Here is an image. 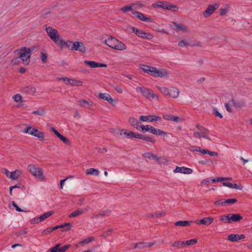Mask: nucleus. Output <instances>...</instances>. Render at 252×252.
I'll use <instances>...</instances> for the list:
<instances>
[{
    "label": "nucleus",
    "mask_w": 252,
    "mask_h": 252,
    "mask_svg": "<svg viewBox=\"0 0 252 252\" xmlns=\"http://www.w3.org/2000/svg\"><path fill=\"white\" fill-rule=\"evenodd\" d=\"M51 131L55 133V134L64 144H69V141L67 138L61 134H60L55 127H52L51 129Z\"/></svg>",
    "instance_id": "nucleus-18"
},
{
    "label": "nucleus",
    "mask_w": 252,
    "mask_h": 252,
    "mask_svg": "<svg viewBox=\"0 0 252 252\" xmlns=\"http://www.w3.org/2000/svg\"><path fill=\"white\" fill-rule=\"evenodd\" d=\"M222 185L224 186L227 187L229 188L235 189H240V190H242V188H243V187L242 186H238V185H237L236 184H232L229 182H223Z\"/></svg>",
    "instance_id": "nucleus-29"
},
{
    "label": "nucleus",
    "mask_w": 252,
    "mask_h": 252,
    "mask_svg": "<svg viewBox=\"0 0 252 252\" xmlns=\"http://www.w3.org/2000/svg\"><path fill=\"white\" fill-rule=\"evenodd\" d=\"M13 98L16 102L22 101V96L19 94H16L13 96Z\"/></svg>",
    "instance_id": "nucleus-58"
},
{
    "label": "nucleus",
    "mask_w": 252,
    "mask_h": 252,
    "mask_svg": "<svg viewBox=\"0 0 252 252\" xmlns=\"http://www.w3.org/2000/svg\"><path fill=\"white\" fill-rule=\"evenodd\" d=\"M153 6L154 7L162 8L163 9L171 10L173 11H177L178 9V7L175 5H173L171 3H164L162 2H159L157 3H153Z\"/></svg>",
    "instance_id": "nucleus-7"
},
{
    "label": "nucleus",
    "mask_w": 252,
    "mask_h": 252,
    "mask_svg": "<svg viewBox=\"0 0 252 252\" xmlns=\"http://www.w3.org/2000/svg\"><path fill=\"white\" fill-rule=\"evenodd\" d=\"M219 6L220 4L219 3L209 5L206 9L203 12V16L205 18L208 17L212 14L213 12L219 7Z\"/></svg>",
    "instance_id": "nucleus-11"
},
{
    "label": "nucleus",
    "mask_w": 252,
    "mask_h": 252,
    "mask_svg": "<svg viewBox=\"0 0 252 252\" xmlns=\"http://www.w3.org/2000/svg\"><path fill=\"white\" fill-rule=\"evenodd\" d=\"M151 126L150 125H147L146 126L144 125H140V127L141 128L142 131L143 132H145V131H150V127Z\"/></svg>",
    "instance_id": "nucleus-56"
},
{
    "label": "nucleus",
    "mask_w": 252,
    "mask_h": 252,
    "mask_svg": "<svg viewBox=\"0 0 252 252\" xmlns=\"http://www.w3.org/2000/svg\"><path fill=\"white\" fill-rule=\"evenodd\" d=\"M190 221L187 220H180L176 221L174 223L175 225L181 226H186L190 223Z\"/></svg>",
    "instance_id": "nucleus-42"
},
{
    "label": "nucleus",
    "mask_w": 252,
    "mask_h": 252,
    "mask_svg": "<svg viewBox=\"0 0 252 252\" xmlns=\"http://www.w3.org/2000/svg\"><path fill=\"white\" fill-rule=\"evenodd\" d=\"M59 42H60V45L62 48L64 46H66L68 49L69 48L70 40L65 41L64 40L62 39L60 37Z\"/></svg>",
    "instance_id": "nucleus-45"
},
{
    "label": "nucleus",
    "mask_w": 252,
    "mask_h": 252,
    "mask_svg": "<svg viewBox=\"0 0 252 252\" xmlns=\"http://www.w3.org/2000/svg\"><path fill=\"white\" fill-rule=\"evenodd\" d=\"M132 14L136 17L137 18H138L139 20L143 21H148L150 22L151 19L148 17H146L144 16V14H143L142 13H140L138 11H134L132 12Z\"/></svg>",
    "instance_id": "nucleus-24"
},
{
    "label": "nucleus",
    "mask_w": 252,
    "mask_h": 252,
    "mask_svg": "<svg viewBox=\"0 0 252 252\" xmlns=\"http://www.w3.org/2000/svg\"><path fill=\"white\" fill-rule=\"evenodd\" d=\"M99 97L101 99L107 101L110 104H113L114 100L110 94L107 93H101L99 94Z\"/></svg>",
    "instance_id": "nucleus-23"
},
{
    "label": "nucleus",
    "mask_w": 252,
    "mask_h": 252,
    "mask_svg": "<svg viewBox=\"0 0 252 252\" xmlns=\"http://www.w3.org/2000/svg\"><path fill=\"white\" fill-rule=\"evenodd\" d=\"M143 157L145 158H148L150 160H159V158L157 157L155 155L151 153H145L142 155Z\"/></svg>",
    "instance_id": "nucleus-30"
},
{
    "label": "nucleus",
    "mask_w": 252,
    "mask_h": 252,
    "mask_svg": "<svg viewBox=\"0 0 252 252\" xmlns=\"http://www.w3.org/2000/svg\"><path fill=\"white\" fill-rule=\"evenodd\" d=\"M82 84L83 82L80 80L70 79L68 85H70L72 86H82Z\"/></svg>",
    "instance_id": "nucleus-40"
},
{
    "label": "nucleus",
    "mask_w": 252,
    "mask_h": 252,
    "mask_svg": "<svg viewBox=\"0 0 252 252\" xmlns=\"http://www.w3.org/2000/svg\"><path fill=\"white\" fill-rule=\"evenodd\" d=\"M142 140L151 142L152 143H155L156 142V140L153 138L152 137L147 136L146 135H143L142 136Z\"/></svg>",
    "instance_id": "nucleus-51"
},
{
    "label": "nucleus",
    "mask_w": 252,
    "mask_h": 252,
    "mask_svg": "<svg viewBox=\"0 0 252 252\" xmlns=\"http://www.w3.org/2000/svg\"><path fill=\"white\" fill-rule=\"evenodd\" d=\"M231 178H224V177H218L216 179H213L212 180V182L213 183L216 182H221L223 181H227L228 180H230Z\"/></svg>",
    "instance_id": "nucleus-52"
},
{
    "label": "nucleus",
    "mask_w": 252,
    "mask_h": 252,
    "mask_svg": "<svg viewBox=\"0 0 252 252\" xmlns=\"http://www.w3.org/2000/svg\"><path fill=\"white\" fill-rule=\"evenodd\" d=\"M48 36L55 43L58 44L60 39V35L57 30L52 27H48L45 28Z\"/></svg>",
    "instance_id": "nucleus-5"
},
{
    "label": "nucleus",
    "mask_w": 252,
    "mask_h": 252,
    "mask_svg": "<svg viewBox=\"0 0 252 252\" xmlns=\"http://www.w3.org/2000/svg\"><path fill=\"white\" fill-rule=\"evenodd\" d=\"M22 91L24 93L32 94L36 92V89L34 87L29 86L23 88Z\"/></svg>",
    "instance_id": "nucleus-28"
},
{
    "label": "nucleus",
    "mask_w": 252,
    "mask_h": 252,
    "mask_svg": "<svg viewBox=\"0 0 252 252\" xmlns=\"http://www.w3.org/2000/svg\"><path fill=\"white\" fill-rule=\"evenodd\" d=\"M113 232V229L110 228L109 230L104 231L102 234V236L103 237H106L110 235V234Z\"/></svg>",
    "instance_id": "nucleus-60"
},
{
    "label": "nucleus",
    "mask_w": 252,
    "mask_h": 252,
    "mask_svg": "<svg viewBox=\"0 0 252 252\" xmlns=\"http://www.w3.org/2000/svg\"><path fill=\"white\" fill-rule=\"evenodd\" d=\"M229 104L233 106L235 108H240L245 105L244 102L242 101L240 102L236 101L233 99L229 101Z\"/></svg>",
    "instance_id": "nucleus-31"
},
{
    "label": "nucleus",
    "mask_w": 252,
    "mask_h": 252,
    "mask_svg": "<svg viewBox=\"0 0 252 252\" xmlns=\"http://www.w3.org/2000/svg\"><path fill=\"white\" fill-rule=\"evenodd\" d=\"M16 52H18L19 59L23 61L25 65L29 64L31 55V51L29 48L23 47Z\"/></svg>",
    "instance_id": "nucleus-1"
},
{
    "label": "nucleus",
    "mask_w": 252,
    "mask_h": 252,
    "mask_svg": "<svg viewBox=\"0 0 252 252\" xmlns=\"http://www.w3.org/2000/svg\"><path fill=\"white\" fill-rule=\"evenodd\" d=\"M230 223L232 221H239L243 219V217L239 214H229Z\"/></svg>",
    "instance_id": "nucleus-25"
},
{
    "label": "nucleus",
    "mask_w": 252,
    "mask_h": 252,
    "mask_svg": "<svg viewBox=\"0 0 252 252\" xmlns=\"http://www.w3.org/2000/svg\"><path fill=\"white\" fill-rule=\"evenodd\" d=\"M54 212L53 211H51L48 212H46L44 214H43L42 215H41L39 217V219H40L41 221L44 220L46 219L49 218L51 215H52L54 214Z\"/></svg>",
    "instance_id": "nucleus-41"
},
{
    "label": "nucleus",
    "mask_w": 252,
    "mask_h": 252,
    "mask_svg": "<svg viewBox=\"0 0 252 252\" xmlns=\"http://www.w3.org/2000/svg\"><path fill=\"white\" fill-rule=\"evenodd\" d=\"M229 8V6L228 5H226L225 7L221 8L220 9V16L224 15L228 11Z\"/></svg>",
    "instance_id": "nucleus-50"
},
{
    "label": "nucleus",
    "mask_w": 252,
    "mask_h": 252,
    "mask_svg": "<svg viewBox=\"0 0 252 252\" xmlns=\"http://www.w3.org/2000/svg\"><path fill=\"white\" fill-rule=\"evenodd\" d=\"M27 233V228H25L23 230H20L17 232H16L15 234L17 236H21V235H25V234H26Z\"/></svg>",
    "instance_id": "nucleus-53"
},
{
    "label": "nucleus",
    "mask_w": 252,
    "mask_h": 252,
    "mask_svg": "<svg viewBox=\"0 0 252 252\" xmlns=\"http://www.w3.org/2000/svg\"><path fill=\"white\" fill-rule=\"evenodd\" d=\"M134 6V4H131L129 5H126L121 8V10L124 13L128 11H132L133 10V6Z\"/></svg>",
    "instance_id": "nucleus-46"
},
{
    "label": "nucleus",
    "mask_w": 252,
    "mask_h": 252,
    "mask_svg": "<svg viewBox=\"0 0 252 252\" xmlns=\"http://www.w3.org/2000/svg\"><path fill=\"white\" fill-rule=\"evenodd\" d=\"M141 69L146 73L151 76L155 77L156 68L153 66H150L147 65L142 64L141 65Z\"/></svg>",
    "instance_id": "nucleus-13"
},
{
    "label": "nucleus",
    "mask_w": 252,
    "mask_h": 252,
    "mask_svg": "<svg viewBox=\"0 0 252 252\" xmlns=\"http://www.w3.org/2000/svg\"><path fill=\"white\" fill-rule=\"evenodd\" d=\"M40 58L42 62L43 63H45L47 60V54L44 52H41Z\"/></svg>",
    "instance_id": "nucleus-55"
},
{
    "label": "nucleus",
    "mask_w": 252,
    "mask_h": 252,
    "mask_svg": "<svg viewBox=\"0 0 252 252\" xmlns=\"http://www.w3.org/2000/svg\"><path fill=\"white\" fill-rule=\"evenodd\" d=\"M173 171L174 173H181L185 174H190L193 172L192 170L189 168L179 166H176Z\"/></svg>",
    "instance_id": "nucleus-14"
},
{
    "label": "nucleus",
    "mask_w": 252,
    "mask_h": 252,
    "mask_svg": "<svg viewBox=\"0 0 252 252\" xmlns=\"http://www.w3.org/2000/svg\"><path fill=\"white\" fill-rule=\"evenodd\" d=\"M149 130V132L156 135H158L164 137L166 136L167 135V133L166 132L162 131L159 129L156 128L152 126H151Z\"/></svg>",
    "instance_id": "nucleus-15"
},
{
    "label": "nucleus",
    "mask_w": 252,
    "mask_h": 252,
    "mask_svg": "<svg viewBox=\"0 0 252 252\" xmlns=\"http://www.w3.org/2000/svg\"><path fill=\"white\" fill-rule=\"evenodd\" d=\"M99 171L97 169L93 168L88 169L86 170V173L87 175L98 176L99 174Z\"/></svg>",
    "instance_id": "nucleus-37"
},
{
    "label": "nucleus",
    "mask_w": 252,
    "mask_h": 252,
    "mask_svg": "<svg viewBox=\"0 0 252 252\" xmlns=\"http://www.w3.org/2000/svg\"><path fill=\"white\" fill-rule=\"evenodd\" d=\"M200 133L201 137H202L203 138L211 140V138L209 137V131L208 129H206L204 127H202V129L200 130Z\"/></svg>",
    "instance_id": "nucleus-34"
},
{
    "label": "nucleus",
    "mask_w": 252,
    "mask_h": 252,
    "mask_svg": "<svg viewBox=\"0 0 252 252\" xmlns=\"http://www.w3.org/2000/svg\"><path fill=\"white\" fill-rule=\"evenodd\" d=\"M139 249H144L146 248H150L154 245V242L147 243V242H139Z\"/></svg>",
    "instance_id": "nucleus-39"
},
{
    "label": "nucleus",
    "mask_w": 252,
    "mask_h": 252,
    "mask_svg": "<svg viewBox=\"0 0 252 252\" xmlns=\"http://www.w3.org/2000/svg\"><path fill=\"white\" fill-rule=\"evenodd\" d=\"M28 170L33 176L38 178L42 181L45 180L43 170L39 167L31 164L28 166Z\"/></svg>",
    "instance_id": "nucleus-2"
},
{
    "label": "nucleus",
    "mask_w": 252,
    "mask_h": 252,
    "mask_svg": "<svg viewBox=\"0 0 252 252\" xmlns=\"http://www.w3.org/2000/svg\"><path fill=\"white\" fill-rule=\"evenodd\" d=\"M168 73L165 69H163V68L157 69L156 68L155 77H161V78H166V77H168Z\"/></svg>",
    "instance_id": "nucleus-17"
},
{
    "label": "nucleus",
    "mask_w": 252,
    "mask_h": 252,
    "mask_svg": "<svg viewBox=\"0 0 252 252\" xmlns=\"http://www.w3.org/2000/svg\"><path fill=\"white\" fill-rule=\"evenodd\" d=\"M24 133H28L39 138L41 141L44 139V133L31 126H27L23 130Z\"/></svg>",
    "instance_id": "nucleus-3"
},
{
    "label": "nucleus",
    "mask_w": 252,
    "mask_h": 252,
    "mask_svg": "<svg viewBox=\"0 0 252 252\" xmlns=\"http://www.w3.org/2000/svg\"><path fill=\"white\" fill-rule=\"evenodd\" d=\"M94 240V238L93 237H89L87 239H85L81 242H80L79 244H81L82 246H83L84 245L88 244L89 243L92 242Z\"/></svg>",
    "instance_id": "nucleus-44"
},
{
    "label": "nucleus",
    "mask_w": 252,
    "mask_h": 252,
    "mask_svg": "<svg viewBox=\"0 0 252 252\" xmlns=\"http://www.w3.org/2000/svg\"><path fill=\"white\" fill-rule=\"evenodd\" d=\"M245 238L243 234H230L227 237L228 240L231 242H237L239 240L243 239Z\"/></svg>",
    "instance_id": "nucleus-21"
},
{
    "label": "nucleus",
    "mask_w": 252,
    "mask_h": 252,
    "mask_svg": "<svg viewBox=\"0 0 252 252\" xmlns=\"http://www.w3.org/2000/svg\"><path fill=\"white\" fill-rule=\"evenodd\" d=\"M161 93L164 95H168L169 89L166 87H157Z\"/></svg>",
    "instance_id": "nucleus-49"
},
{
    "label": "nucleus",
    "mask_w": 252,
    "mask_h": 252,
    "mask_svg": "<svg viewBox=\"0 0 252 252\" xmlns=\"http://www.w3.org/2000/svg\"><path fill=\"white\" fill-rule=\"evenodd\" d=\"M132 31L137 35L140 37L148 39H151L153 38V36L151 34L145 32L142 30H139L133 27Z\"/></svg>",
    "instance_id": "nucleus-12"
},
{
    "label": "nucleus",
    "mask_w": 252,
    "mask_h": 252,
    "mask_svg": "<svg viewBox=\"0 0 252 252\" xmlns=\"http://www.w3.org/2000/svg\"><path fill=\"white\" fill-rule=\"evenodd\" d=\"M163 118L166 120L172 121L174 122H178L180 118L177 116H174L169 115H164L163 116Z\"/></svg>",
    "instance_id": "nucleus-36"
},
{
    "label": "nucleus",
    "mask_w": 252,
    "mask_h": 252,
    "mask_svg": "<svg viewBox=\"0 0 252 252\" xmlns=\"http://www.w3.org/2000/svg\"><path fill=\"white\" fill-rule=\"evenodd\" d=\"M197 242V239H192L186 241H183L181 243V245L183 246L193 245Z\"/></svg>",
    "instance_id": "nucleus-38"
},
{
    "label": "nucleus",
    "mask_w": 252,
    "mask_h": 252,
    "mask_svg": "<svg viewBox=\"0 0 252 252\" xmlns=\"http://www.w3.org/2000/svg\"><path fill=\"white\" fill-rule=\"evenodd\" d=\"M32 113L33 114H35V115H39V116H43V115H44V111L43 109H40V110L33 111L32 112Z\"/></svg>",
    "instance_id": "nucleus-57"
},
{
    "label": "nucleus",
    "mask_w": 252,
    "mask_h": 252,
    "mask_svg": "<svg viewBox=\"0 0 252 252\" xmlns=\"http://www.w3.org/2000/svg\"><path fill=\"white\" fill-rule=\"evenodd\" d=\"M106 36L107 37V38L103 40V38L102 39V42L106 44L107 46L111 48L112 49H114L115 46L116 45V43H118V39L111 36H108L106 35Z\"/></svg>",
    "instance_id": "nucleus-10"
},
{
    "label": "nucleus",
    "mask_w": 252,
    "mask_h": 252,
    "mask_svg": "<svg viewBox=\"0 0 252 252\" xmlns=\"http://www.w3.org/2000/svg\"><path fill=\"white\" fill-rule=\"evenodd\" d=\"M137 92H140L143 96L147 99H157L158 96L156 94H154L153 91L145 88L138 87L136 88Z\"/></svg>",
    "instance_id": "nucleus-4"
},
{
    "label": "nucleus",
    "mask_w": 252,
    "mask_h": 252,
    "mask_svg": "<svg viewBox=\"0 0 252 252\" xmlns=\"http://www.w3.org/2000/svg\"><path fill=\"white\" fill-rule=\"evenodd\" d=\"M214 221V219L212 217L204 218L199 220H196L195 222L197 224L209 225Z\"/></svg>",
    "instance_id": "nucleus-19"
},
{
    "label": "nucleus",
    "mask_w": 252,
    "mask_h": 252,
    "mask_svg": "<svg viewBox=\"0 0 252 252\" xmlns=\"http://www.w3.org/2000/svg\"><path fill=\"white\" fill-rule=\"evenodd\" d=\"M21 174V172L20 170H16L10 173L9 178L12 180H17Z\"/></svg>",
    "instance_id": "nucleus-33"
},
{
    "label": "nucleus",
    "mask_w": 252,
    "mask_h": 252,
    "mask_svg": "<svg viewBox=\"0 0 252 252\" xmlns=\"http://www.w3.org/2000/svg\"><path fill=\"white\" fill-rule=\"evenodd\" d=\"M88 211V209L87 208H83V209H77L74 211H73L72 213H71L69 216V218H73V217H78L86 212Z\"/></svg>",
    "instance_id": "nucleus-20"
},
{
    "label": "nucleus",
    "mask_w": 252,
    "mask_h": 252,
    "mask_svg": "<svg viewBox=\"0 0 252 252\" xmlns=\"http://www.w3.org/2000/svg\"><path fill=\"white\" fill-rule=\"evenodd\" d=\"M139 120L143 122H154L157 121L160 122L161 121V118L159 116L156 115H148V116H140Z\"/></svg>",
    "instance_id": "nucleus-9"
},
{
    "label": "nucleus",
    "mask_w": 252,
    "mask_h": 252,
    "mask_svg": "<svg viewBox=\"0 0 252 252\" xmlns=\"http://www.w3.org/2000/svg\"><path fill=\"white\" fill-rule=\"evenodd\" d=\"M213 113L216 116L220 118H222V115L218 111V109L216 108H214L213 110Z\"/></svg>",
    "instance_id": "nucleus-59"
},
{
    "label": "nucleus",
    "mask_w": 252,
    "mask_h": 252,
    "mask_svg": "<svg viewBox=\"0 0 252 252\" xmlns=\"http://www.w3.org/2000/svg\"><path fill=\"white\" fill-rule=\"evenodd\" d=\"M220 220L224 223H230L229 214L221 216Z\"/></svg>",
    "instance_id": "nucleus-43"
},
{
    "label": "nucleus",
    "mask_w": 252,
    "mask_h": 252,
    "mask_svg": "<svg viewBox=\"0 0 252 252\" xmlns=\"http://www.w3.org/2000/svg\"><path fill=\"white\" fill-rule=\"evenodd\" d=\"M181 241H175L172 244V246L174 247L182 248L183 247V245H181Z\"/></svg>",
    "instance_id": "nucleus-61"
},
{
    "label": "nucleus",
    "mask_w": 252,
    "mask_h": 252,
    "mask_svg": "<svg viewBox=\"0 0 252 252\" xmlns=\"http://www.w3.org/2000/svg\"><path fill=\"white\" fill-rule=\"evenodd\" d=\"M173 24L175 26V30L177 32H187L189 31L186 26L177 24L176 22H174Z\"/></svg>",
    "instance_id": "nucleus-22"
},
{
    "label": "nucleus",
    "mask_w": 252,
    "mask_h": 252,
    "mask_svg": "<svg viewBox=\"0 0 252 252\" xmlns=\"http://www.w3.org/2000/svg\"><path fill=\"white\" fill-rule=\"evenodd\" d=\"M77 104L81 106L90 108L93 106V102L91 101H87L84 99L80 100L77 101Z\"/></svg>",
    "instance_id": "nucleus-27"
},
{
    "label": "nucleus",
    "mask_w": 252,
    "mask_h": 252,
    "mask_svg": "<svg viewBox=\"0 0 252 252\" xmlns=\"http://www.w3.org/2000/svg\"><path fill=\"white\" fill-rule=\"evenodd\" d=\"M123 134L126 136L127 138H133L134 132H132V131L123 132V130H121V132H120V135H122Z\"/></svg>",
    "instance_id": "nucleus-48"
},
{
    "label": "nucleus",
    "mask_w": 252,
    "mask_h": 252,
    "mask_svg": "<svg viewBox=\"0 0 252 252\" xmlns=\"http://www.w3.org/2000/svg\"><path fill=\"white\" fill-rule=\"evenodd\" d=\"M68 49L70 50L79 51L82 53L86 52V48L82 42L70 41Z\"/></svg>",
    "instance_id": "nucleus-6"
},
{
    "label": "nucleus",
    "mask_w": 252,
    "mask_h": 252,
    "mask_svg": "<svg viewBox=\"0 0 252 252\" xmlns=\"http://www.w3.org/2000/svg\"><path fill=\"white\" fill-rule=\"evenodd\" d=\"M237 199L235 198H231V199H224V203L225 205H226V204H231L235 203L237 202Z\"/></svg>",
    "instance_id": "nucleus-54"
},
{
    "label": "nucleus",
    "mask_w": 252,
    "mask_h": 252,
    "mask_svg": "<svg viewBox=\"0 0 252 252\" xmlns=\"http://www.w3.org/2000/svg\"><path fill=\"white\" fill-rule=\"evenodd\" d=\"M189 43L188 42H185L184 40H182L181 41H180L179 43H178V46L181 47H184L185 46H188L189 45Z\"/></svg>",
    "instance_id": "nucleus-64"
},
{
    "label": "nucleus",
    "mask_w": 252,
    "mask_h": 252,
    "mask_svg": "<svg viewBox=\"0 0 252 252\" xmlns=\"http://www.w3.org/2000/svg\"><path fill=\"white\" fill-rule=\"evenodd\" d=\"M31 223L32 224H34V223H38L39 222L41 221L40 219H39V217H35L30 220Z\"/></svg>",
    "instance_id": "nucleus-62"
},
{
    "label": "nucleus",
    "mask_w": 252,
    "mask_h": 252,
    "mask_svg": "<svg viewBox=\"0 0 252 252\" xmlns=\"http://www.w3.org/2000/svg\"><path fill=\"white\" fill-rule=\"evenodd\" d=\"M179 94V90L176 88H171L169 89L168 95L173 98H177Z\"/></svg>",
    "instance_id": "nucleus-26"
},
{
    "label": "nucleus",
    "mask_w": 252,
    "mask_h": 252,
    "mask_svg": "<svg viewBox=\"0 0 252 252\" xmlns=\"http://www.w3.org/2000/svg\"><path fill=\"white\" fill-rule=\"evenodd\" d=\"M110 213V211L109 210L103 211L98 214L94 215V217L98 218L100 216L104 217L105 216H108L109 215Z\"/></svg>",
    "instance_id": "nucleus-47"
},
{
    "label": "nucleus",
    "mask_w": 252,
    "mask_h": 252,
    "mask_svg": "<svg viewBox=\"0 0 252 252\" xmlns=\"http://www.w3.org/2000/svg\"><path fill=\"white\" fill-rule=\"evenodd\" d=\"M70 247V245L67 244L62 246L61 243H58L50 249L47 252H65Z\"/></svg>",
    "instance_id": "nucleus-8"
},
{
    "label": "nucleus",
    "mask_w": 252,
    "mask_h": 252,
    "mask_svg": "<svg viewBox=\"0 0 252 252\" xmlns=\"http://www.w3.org/2000/svg\"><path fill=\"white\" fill-rule=\"evenodd\" d=\"M128 122L131 126L135 127L137 129H139L140 127L139 122L137 119L133 117H130L128 119Z\"/></svg>",
    "instance_id": "nucleus-32"
},
{
    "label": "nucleus",
    "mask_w": 252,
    "mask_h": 252,
    "mask_svg": "<svg viewBox=\"0 0 252 252\" xmlns=\"http://www.w3.org/2000/svg\"><path fill=\"white\" fill-rule=\"evenodd\" d=\"M126 49V45L118 40V43H116V45L115 46L114 49L118 50H124Z\"/></svg>",
    "instance_id": "nucleus-35"
},
{
    "label": "nucleus",
    "mask_w": 252,
    "mask_h": 252,
    "mask_svg": "<svg viewBox=\"0 0 252 252\" xmlns=\"http://www.w3.org/2000/svg\"><path fill=\"white\" fill-rule=\"evenodd\" d=\"M224 202V199H220V200H217L216 201H215L214 202V204L215 205H222V206H225V203Z\"/></svg>",
    "instance_id": "nucleus-63"
},
{
    "label": "nucleus",
    "mask_w": 252,
    "mask_h": 252,
    "mask_svg": "<svg viewBox=\"0 0 252 252\" xmlns=\"http://www.w3.org/2000/svg\"><path fill=\"white\" fill-rule=\"evenodd\" d=\"M84 63L86 64L89 65L92 68L107 67L106 64L96 63L94 61H90L86 60L84 61Z\"/></svg>",
    "instance_id": "nucleus-16"
}]
</instances>
